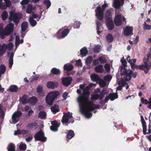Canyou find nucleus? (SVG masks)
<instances>
[{
	"mask_svg": "<svg viewBox=\"0 0 151 151\" xmlns=\"http://www.w3.org/2000/svg\"><path fill=\"white\" fill-rule=\"evenodd\" d=\"M89 90V88L86 87L83 90L82 95H80L77 98V100L79 103V107H84L85 109H88V110L91 111H93L95 108L93 106V102L89 101L90 94Z\"/></svg>",
	"mask_w": 151,
	"mask_h": 151,
	"instance_id": "1",
	"label": "nucleus"
},
{
	"mask_svg": "<svg viewBox=\"0 0 151 151\" xmlns=\"http://www.w3.org/2000/svg\"><path fill=\"white\" fill-rule=\"evenodd\" d=\"M123 60L121 59V61L123 66L120 67L121 74L122 76H124V79L126 81H128L130 80L132 78L131 75L132 74L133 71L129 69H127L125 67L127 66V62L126 60L123 57Z\"/></svg>",
	"mask_w": 151,
	"mask_h": 151,
	"instance_id": "2",
	"label": "nucleus"
},
{
	"mask_svg": "<svg viewBox=\"0 0 151 151\" xmlns=\"http://www.w3.org/2000/svg\"><path fill=\"white\" fill-rule=\"evenodd\" d=\"M14 24L12 23H9L5 27L4 30L3 29L0 28V35L1 39H4L5 36H8L13 32Z\"/></svg>",
	"mask_w": 151,
	"mask_h": 151,
	"instance_id": "3",
	"label": "nucleus"
},
{
	"mask_svg": "<svg viewBox=\"0 0 151 151\" xmlns=\"http://www.w3.org/2000/svg\"><path fill=\"white\" fill-rule=\"evenodd\" d=\"M22 17V14L11 11L9 12L8 19L10 21H13L16 25H17Z\"/></svg>",
	"mask_w": 151,
	"mask_h": 151,
	"instance_id": "4",
	"label": "nucleus"
},
{
	"mask_svg": "<svg viewBox=\"0 0 151 151\" xmlns=\"http://www.w3.org/2000/svg\"><path fill=\"white\" fill-rule=\"evenodd\" d=\"M59 94V92L58 91H55L49 93L46 97V102L50 105H52L54 101L57 98Z\"/></svg>",
	"mask_w": 151,
	"mask_h": 151,
	"instance_id": "5",
	"label": "nucleus"
},
{
	"mask_svg": "<svg viewBox=\"0 0 151 151\" xmlns=\"http://www.w3.org/2000/svg\"><path fill=\"white\" fill-rule=\"evenodd\" d=\"M108 6V4L105 3L102 6L101 8L100 6L99 5L95 10L96 13V15L98 19L100 21L102 20L104 18V12L105 9Z\"/></svg>",
	"mask_w": 151,
	"mask_h": 151,
	"instance_id": "6",
	"label": "nucleus"
},
{
	"mask_svg": "<svg viewBox=\"0 0 151 151\" xmlns=\"http://www.w3.org/2000/svg\"><path fill=\"white\" fill-rule=\"evenodd\" d=\"M34 137L36 141H41L42 142H45L47 138L45 136V134L42 130L38 131L34 135Z\"/></svg>",
	"mask_w": 151,
	"mask_h": 151,
	"instance_id": "7",
	"label": "nucleus"
},
{
	"mask_svg": "<svg viewBox=\"0 0 151 151\" xmlns=\"http://www.w3.org/2000/svg\"><path fill=\"white\" fill-rule=\"evenodd\" d=\"M22 115V113L20 111L15 112L12 116V123L14 124L18 122L19 120V117Z\"/></svg>",
	"mask_w": 151,
	"mask_h": 151,
	"instance_id": "8",
	"label": "nucleus"
},
{
	"mask_svg": "<svg viewBox=\"0 0 151 151\" xmlns=\"http://www.w3.org/2000/svg\"><path fill=\"white\" fill-rule=\"evenodd\" d=\"M73 68V65L70 64L66 63L63 66L64 70L68 71V72L67 73V75L68 76H69L70 75H73L74 73L73 72H69L71 71Z\"/></svg>",
	"mask_w": 151,
	"mask_h": 151,
	"instance_id": "9",
	"label": "nucleus"
},
{
	"mask_svg": "<svg viewBox=\"0 0 151 151\" xmlns=\"http://www.w3.org/2000/svg\"><path fill=\"white\" fill-rule=\"evenodd\" d=\"M60 30L57 32L58 36V38L61 39L64 38L70 32V30L68 29H64L62 32Z\"/></svg>",
	"mask_w": 151,
	"mask_h": 151,
	"instance_id": "10",
	"label": "nucleus"
},
{
	"mask_svg": "<svg viewBox=\"0 0 151 151\" xmlns=\"http://www.w3.org/2000/svg\"><path fill=\"white\" fill-rule=\"evenodd\" d=\"M80 111L85 116L88 118H91L92 116V114L90 113L88 109H85L84 107H80Z\"/></svg>",
	"mask_w": 151,
	"mask_h": 151,
	"instance_id": "11",
	"label": "nucleus"
},
{
	"mask_svg": "<svg viewBox=\"0 0 151 151\" xmlns=\"http://www.w3.org/2000/svg\"><path fill=\"white\" fill-rule=\"evenodd\" d=\"M72 80L71 77H66L62 79V83L63 85L67 87L70 84Z\"/></svg>",
	"mask_w": 151,
	"mask_h": 151,
	"instance_id": "12",
	"label": "nucleus"
},
{
	"mask_svg": "<svg viewBox=\"0 0 151 151\" xmlns=\"http://www.w3.org/2000/svg\"><path fill=\"white\" fill-rule=\"evenodd\" d=\"M122 17L121 14H117L115 16L114 19V23L117 26H119L122 25Z\"/></svg>",
	"mask_w": 151,
	"mask_h": 151,
	"instance_id": "13",
	"label": "nucleus"
},
{
	"mask_svg": "<svg viewBox=\"0 0 151 151\" xmlns=\"http://www.w3.org/2000/svg\"><path fill=\"white\" fill-rule=\"evenodd\" d=\"M59 84L57 82L48 81L47 83V87L49 88L54 89L58 87Z\"/></svg>",
	"mask_w": 151,
	"mask_h": 151,
	"instance_id": "14",
	"label": "nucleus"
},
{
	"mask_svg": "<svg viewBox=\"0 0 151 151\" xmlns=\"http://www.w3.org/2000/svg\"><path fill=\"white\" fill-rule=\"evenodd\" d=\"M106 26L109 30H112L114 27V24L112 19H109L106 20Z\"/></svg>",
	"mask_w": 151,
	"mask_h": 151,
	"instance_id": "15",
	"label": "nucleus"
},
{
	"mask_svg": "<svg viewBox=\"0 0 151 151\" xmlns=\"http://www.w3.org/2000/svg\"><path fill=\"white\" fill-rule=\"evenodd\" d=\"M133 28L132 27H131L128 26H126L125 29L124 30V35L127 36H129L130 35H133L132 33Z\"/></svg>",
	"mask_w": 151,
	"mask_h": 151,
	"instance_id": "16",
	"label": "nucleus"
},
{
	"mask_svg": "<svg viewBox=\"0 0 151 151\" xmlns=\"http://www.w3.org/2000/svg\"><path fill=\"white\" fill-rule=\"evenodd\" d=\"M141 122L142 124V127H143V133L144 134H147V132H146L147 131V126H146V123L143 117L141 115L140 116Z\"/></svg>",
	"mask_w": 151,
	"mask_h": 151,
	"instance_id": "17",
	"label": "nucleus"
},
{
	"mask_svg": "<svg viewBox=\"0 0 151 151\" xmlns=\"http://www.w3.org/2000/svg\"><path fill=\"white\" fill-rule=\"evenodd\" d=\"M28 96L26 94H24L22 97L19 98L20 102L23 104H24L29 102V99H28Z\"/></svg>",
	"mask_w": 151,
	"mask_h": 151,
	"instance_id": "18",
	"label": "nucleus"
},
{
	"mask_svg": "<svg viewBox=\"0 0 151 151\" xmlns=\"http://www.w3.org/2000/svg\"><path fill=\"white\" fill-rule=\"evenodd\" d=\"M112 9H110L107 10L105 14V18L106 20L109 19H112V12L113 10Z\"/></svg>",
	"mask_w": 151,
	"mask_h": 151,
	"instance_id": "19",
	"label": "nucleus"
},
{
	"mask_svg": "<svg viewBox=\"0 0 151 151\" xmlns=\"http://www.w3.org/2000/svg\"><path fill=\"white\" fill-rule=\"evenodd\" d=\"M90 77L93 81L96 82L97 83L101 79V78L99 76L96 74H91L90 76Z\"/></svg>",
	"mask_w": 151,
	"mask_h": 151,
	"instance_id": "20",
	"label": "nucleus"
},
{
	"mask_svg": "<svg viewBox=\"0 0 151 151\" xmlns=\"http://www.w3.org/2000/svg\"><path fill=\"white\" fill-rule=\"evenodd\" d=\"M50 109L51 111L54 114H55L57 112H59L60 111L59 109L58 105L56 104H54L51 107Z\"/></svg>",
	"mask_w": 151,
	"mask_h": 151,
	"instance_id": "21",
	"label": "nucleus"
},
{
	"mask_svg": "<svg viewBox=\"0 0 151 151\" xmlns=\"http://www.w3.org/2000/svg\"><path fill=\"white\" fill-rule=\"evenodd\" d=\"M36 90L39 94L42 96L44 95V93L43 91V87L41 85H38L36 88Z\"/></svg>",
	"mask_w": 151,
	"mask_h": 151,
	"instance_id": "22",
	"label": "nucleus"
},
{
	"mask_svg": "<svg viewBox=\"0 0 151 151\" xmlns=\"http://www.w3.org/2000/svg\"><path fill=\"white\" fill-rule=\"evenodd\" d=\"M50 72L52 74L55 75H59L61 73V72L60 69L56 68H52Z\"/></svg>",
	"mask_w": 151,
	"mask_h": 151,
	"instance_id": "23",
	"label": "nucleus"
},
{
	"mask_svg": "<svg viewBox=\"0 0 151 151\" xmlns=\"http://www.w3.org/2000/svg\"><path fill=\"white\" fill-rule=\"evenodd\" d=\"M15 148V145L12 143H10L8 145L6 149L8 151H16Z\"/></svg>",
	"mask_w": 151,
	"mask_h": 151,
	"instance_id": "24",
	"label": "nucleus"
},
{
	"mask_svg": "<svg viewBox=\"0 0 151 151\" xmlns=\"http://www.w3.org/2000/svg\"><path fill=\"white\" fill-rule=\"evenodd\" d=\"M80 54L82 57H84L87 54L88 51L86 47H83L80 50Z\"/></svg>",
	"mask_w": 151,
	"mask_h": 151,
	"instance_id": "25",
	"label": "nucleus"
},
{
	"mask_svg": "<svg viewBox=\"0 0 151 151\" xmlns=\"http://www.w3.org/2000/svg\"><path fill=\"white\" fill-rule=\"evenodd\" d=\"M95 70L96 72L103 73L104 71L103 65H99L96 66L95 68Z\"/></svg>",
	"mask_w": 151,
	"mask_h": 151,
	"instance_id": "26",
	"label": "nucleus"
},
{
	"mask_svg": "<svg viewBox=\"0 0 151 151\" xmlns=\"http://www.w3.org/2000/svg\"><path fill=\"white\" fill-rule=\"evenodd\" d=\"M109 97L111 101L114 100L115 99L118 98V93L117 92L116 93H110L109 95Z\"/></svg>",
	"mask_w": 151,
	"mask_h": 151,
	"instance_id": "27",
	"label": "nucleus"
},
{
	"mask_svg": "<svg viewBox=\"0 0 151 151\" xmlns=\"http://www.w3.org/2000/svg\"><path fill=\"white\" fill-rule=\"evenodd\" d=\"M107 89L106 88H103V90L101 92L100 94L99 95V100L102 99L104 97L105 94L107 93Z\"/></svg>",
	"mask_w": 151,
	"mask_h": 151,
	"instance_id": "28",
	"label": "nucleus"
},
{
	"mask_svg": "<svg viewBox=\"0 0 151 151\" xmlns=\"http://www.w3.org/2000/svg\"><path fill=\"white\" fill-rule=\"evenodd\" d=\"M14 56V53L13 52H11L9 56V67L10 68H12L13 64V58Z\"/></svg>",
	"mask_w": 151,
	"mask_h": 151,
	"instance_id": "29",
	"label": "nucleus"
},
{
	"mask_svg": "<svg viewBox=\"0 0 151 151\" xmlns=\"http://www.w3.org/2000/svg\"><path fill=\"white\" fill-rule=\"evenodd\" d=\"M142 65L143 66V70L144 71L145 74H147L149 70V66L147 62H145L144 63V65Z\"/></svg>",
	"mask_w": 151,
	"mask_h": 151,
	"instance_id": "30",
	"label": "nucleus"
},
{
	"mask_svg": "<svg viewBox=\"0 0 151 151\" xmlns=\"http://www.w3.org/2000/svg\"><path fill=\"white\" fill-rule=\"evenodd\" d=\"M37 101V98L35 96H32L29 99V102H30L32 105H35Z\"/></svg>",
	"mask_w": 151,
	"mask_h": 151,
	"instance_id": "31",
	"label": "nucleus"
},
{
	"mask_svg": "<svg viewBox=\"0 0 151 151\" xmlns=\"http://www.w3.org/2000/svg\"><path fill=\"white\" fill-rule=\"evenodd\" d=\"M28 23L27 22H23L21 24V31L25 32L28 27Z\"/></svg>",
	"mask_w": 151,
	"mask_h": 151,
	"instance_id": "32",
	"label": "nucleus"
},
{
	"mask_svg": "<svg viewBox=\"0 0 151 151\" xmlns=\"http://www.w3.org/2000/svg\"><path fill=\"white\" fill-rule=\"evenodd\" d=\"M18 90V87L16 85H12L9 88V91L11 92H16Z\"/></svg>",
	"mask_w": 151,
	"mask_h": 151,
	"instance_id": "33",
	"label": "nucleus"
},
{
	"mask_svg": "<svg viewBox=\"0 0 151 151\" xmlns=\"http://www.w3.org/2000/svg\"><path fill=\"white\" fill-rule=\"evenodd\" d=\"M37 124L36 122L28 123L27 125V127L28 129H33L36 127Z\"/></svg>",
	"mask_w": 151,
	"mask_h": 151,
	"instance_id": "34",
	"label": "nucleus"
},
{
	"mask_svg": "<svg viewBox=\"0 0 151 151\" xmlns=\"http://www.w3.org/2000/svg\"><path fill=\"white\" fill-rule=\"evenodd\" d=\"M29 21L31 26L32 27H35L37 24V22L36 20L33 19L32 18H29Z\"/></svg>",
	"mask_w": 151,
	"mask_h": 151,
	"instance_id": "35",
	"label": "nucleus"
},
{
	"mask_svg": "<svg viewBox=\"0 0 151 151\" xmlns=\"http://www.w3.org/2000/svg\"><path fill=\"white\" fill-rule=\"evenodd\" d=\"M106 39L108 43H110L113 40V37L110 34H108L106 37Z\"/></svg>",
	"mask_w": 151,
	"mask_h": 151,
	"instance_id": "36",
	"label": "nucleus"
},
{
	"mask_svg": "<svg viewBox=\"0 0 151 151\" xmlns=\"http://www.w3.org/2000/svg\"><path fill=\"white\" fill-rule=\"evenodd\" d=\"M74 135V133L73 131L72 130H70L68 132L66 138L68 139H70L72 138Z\"/></svg>",
	"mask_w": 151,
	"mask_h": 151,
	"instance_id": "37",
	"label": "nucleus"
},
{
	"mask_svg": "<svg viewBox=\"0 0 151 151\" xmlns=\"http://www.w3.org/2000/svg\"><path fill=\"white\" fill-rule=\"evenodd\" d=\"M114 3L115 8L116 9H119L121 6H122L120 0H115Z\"/></svg>",
	"mask_w": 151,
	"mask_h": 151,
	"instance_id": "38",
	"label": "nucleus"
},
{
	"mask_svg": "<svg viewBox=\"0 0 151 151\" xmlns=\"http://www.w3.org/2000/svg\"><path fill=\"white\" fill-rule=\"evenodd\" d=\"M46 113L43 111H40L38 115L39 117L41 119H45L46 118Z\"/></svg>",
	"mask_w": 151,
	"mask_h": 151,
	"instance_id": "39",
	"label": "nucleus"
},
{
	"mask_svg": "<svg viewBox=\"0 0 151 151\" xmlns=\"http://www.w3.org/2000/svg\"><path fill=\"white\" fill-rule=\"evenodd\" d=\"M1 18L3 20H6L8 17V14L7 12L6 11H4L1 15Z\"/></svg>",
	"mask_w": 151,
	"mask_h": 151,
	"instance_id": "40",
	"label": "nucleus"
},
{
	"mask_svg": "<svg viewBox=\"0 0 151 151\" xmlns=\"http://www.w3.org/2000/svg\"><path fill=\"white\" fill-rule=\"evenodd\" d=\"M96 24L97 25L96 27V30H97V33L98 35H99V34L101 33L102 32V31H100L99 30V28L100 27H101V22L99 21H97L96 22Z\"/></svg>",
	"mask_w": 151,
	"mask_h": 151,
	"instance_id": "41",
	"label": "nucleus"
},
{
	"mask_svg": "<svg viewBox=\"0 0 151 151\" xmlns=\"http://www.w3.org/2000/svg\"><path fill=\"white\" fill-rule=\"evenodd\" d=\"M33 9V6L31 4H29L27 7L26 12L27 14H30L32 13Z\"/></svg>",
	"mask_w": 151,
	"mask_h": 151,
	"instance_id": "42",
	"label": "nucleus"
},
{
	"mask_svg": "<svg viewBox=\"0 0 151 151\" xmlns=\"http://www.w3.org/2000/svg\"><path fill=\"white\" fill-rule=\"evenodd\" d=\"M143 28L145 30H150L151 29V25L147 24L146 22H145L144 25H143Z\"/></svg>",
	"mask_w": 151,
	"mask_h": 151,
	"instance_id": "43",
	"label": "nucleus"
},
{
	"mask_svg": "<svg viewBox=\"0 0 151 151\" xmlns=\"http://www.w3.org/2000/svg\"><path fill=\"white\" fill-rule=\"evenodd\" d=\"M43 4L46 6V9H48L51 5V2L50 0H45L43 1Z\"/></svg>",
	"mask_w": 151,
	"mask_h": 151,
	"instance_id": "44",
	"label": "nucleus"
},
{
	"mask_svg": "<svg viewBox=\"0 0 151 151\" xmlns=\"http://www.w3.org/2000/svg\"><path fill=\"white\" fill-rule=\"evenodd\" d=\"M6 45V48L9 51L12 50L14 47L13 44L12 42H9L8 45L4 44L3 45Z\"/></svg>",
	"mask_w": 151,
	"mask_h": 151,
	"instance_id": "45",
	"label": "nucleus"
},
{
	"mask_svg": "<svg viewBox=\"0 0 151 151\" xmlns=\"http://www.w3.org/2000/svg\"><path fill=\"white\" fill-rule=\"evenodd\" d=\"M101 50V46L100 45H97L94 47L93 51L95 53H98L100 52Z\"/></svg>",
	"mask_w": 151,
	"mask_h": 151,
	"instance_id": "46",
	"label": "nucleus"
},
{
	"mask_svg": "<svg viewBox=\"0 0 151 151\" xmlns=\"http://www.w3.org/2000/svg\"><path fill=\"white\" fill-rule=\"evenodd\" d=\"M81 23L80 21L78 22L77 21H75L73 24V27L74 28H79L80 27V25Z\"/></svg>",
	"mask_w": 151,
	"mask_h": 151,
	"instance_id": "47",
	"label": "nucleus"
},
{
	"mask_svg": "<svg viewBox=\"0 0 151 151\" xmlns=\"http://www.w3.org/2000/svg\"><path fill=\"white\" fill-rule=\"evenodd\" d=\"M19 148L20 150L23 151H24L26 149L27 146L25 144H21L19 145Z\"/></svg>",
	"mask_w": 151,
	"mask_h": 151,
	"instance_id": "48",
	"label": "nucleus"
},
{
	"mask_svg": "<svg viewBox=\"0 0 151 151\" xmlns=\"http://www.w3.org/2000/svg\"><path fill=\"white\" fill-rule=\"evenodd\" d=\"M91 99L92 100H96L98 99L99 100V96L98 94H94L93 95H91Z\"/></svg>",
	"mask_w": 151,
	"mask_h": 151,
	"instance_id": "49",
	"label": "nucleus"
},
{
	"mask_svg": "<svg viewBox=\"0 0 151 151\" xmlns=\"http://www.w3.org/2000/svg\"><path fill=\"white\" fill-rule=\"evenodd\" d=\"M93 58L91 56H89L87 58L86 61V63L87 64H90L91 63Z\"/></svg>",
	"mask_w": 151,
	"mask_h": 151,
	"instance_id": "50",
	"label": "nucleus"
},
{
	"mask_svg": "<svg viewBox=\"0 0 151 151\" xmlns=\"http://www.w3.org/2000/svg\"><path fill=\"white\" fill-rule=\"evenodd\" d=\"M99 81V84L101 87H104L106 85V83L101 78Z\"/></svg>",
	"mask_w": 151,
	"mask_h": 151,
	"instance_id": "51",
	"label": "nucleus"
},
{
	"mask_svg": "<svg viewBox=\"0 0 151 151\" xmlns=\"http://www.w3.org/2000/svg\"><path fill=\"white\" fill-rule=\"evenodd\" d=\"M60 126L59 125L57 126H51L50 127V130L53 132H57L58 131V128Z\"/></svg>",
	"mask_w": 151,
	"mask_h": 151,
	"instance_id": "52",
	"label": "nucleus"
},
{
	"mask_svg": "<svg viewBox=\"0 0 151 151\" xmlns=\"http://www.w3.org/2000/svg\"><path fill=\"white\" fill-rule=\"evenodd\" d=\"M6 70V68L5 65L3 64H1L0 65V71L1 72L2 74H4Z\"/></svg>",
	"mask_w": 151,
	"mask_h": 151,
	"instance_id": "53",
	"label": "nucleus"
},
{
	"mask_svg": "<svg viewBox=\"0 0 151 151\" xmlns=\"http://www.w3.org/2000/svg\"><path fill=\"white\" fill-rule=\"evenodd\" d=\"M112 78V76L110 75H108L104 77V79L107 81H110Z\"/></svg>",
	"mask_w": 151,
	"mask_h": 151,
	"instance_id": "54",
	"label": "nucleus"
},
{
	"mask_svg": "<svg viewBox=\"0 0 151 151\" xmlns=\"http://www.w3.org/2000/svg\"><path fill=\"white\" fill-rule=\"evenodd\" d=\"M142 67L143 66L142 65H137L134 64V65L133 66V68L132 69H134L135 68L136 69H139L142 70H143Z\"/></svg>",
	"mask_w": 151,
	"mask_h": 151,
	"instance_id": "55",
	"label": "nucleus"
},
{
	"mask_svg": "<svg viewBox=\"0 0 151 151\" xmlns=\"http://www.w3.org/2000/svg\"><path fill=\"white\" fill-rule=\"evenodd\" d=\"M69 120L68 118L66 116H64V115H63V116L62 118V120H61V122L63 123H66L68 122Z\"/></svg>",
	"mask_w": 151,
	"mask_h": 151,
	"instance_id": "56",
	"label": "nucleus"
},
{
	"mask_svg": "<svg viewBox=\"0 0 151 151\" xmlns=\"http://www.w3.org/2000/svg\"><path fill=\"white\" fill-rule=\"evenodd\" d=\"M51 123L52 124V126H57L58 125H59V126H60V123H58V121H57L56 120L51 121Z\"/></svg>",
	"mask_w": 151,
	"mask_h": 151,
	"instance_id": "57",
	"label": "nucleus"
},
{
	"mask_svg": "<svg viewBox=\"0 0 151 151\" xmlns=\"http://www.w3.org/2000/svg\"><path fill=\"white\" fill-rule=\"evenodd\" d=\"M8 7H9L6 6V4L4 3H2L0 4V8L2 10L6 9Z\"/></svg>",
	"mask_w": 151,
	"mask_h": 151,
	"instance_id": "58",
	"label": "nucleus"
},
{
	"mask_svg": "<svg viewBox=\"0 0 151 151\" xmlns=\"http://www.w3.org/2000/svg\"><path fill=\"white\" fill-rule=\"evenodd\" d=\"M4 3L6 5L9 7H10L12 5V4L10 0H4Z\"/></svg>",
	"mask_w": 151,
	"mask_h": 151,
	"instance_id": "59",
	"label": "nucleus"
},
{
	"mask_svg": "<svg viewBox=\"0 0 151 151\" xmlns=\"http://www.w3.org/2000/svg\"><path fill=\"white\" fill-rule=\"evenodd\" d=\"M64 117L66 116L67 118L69 119L71 118L72 117V115L71 114H70V112H68V113H65L64 114Z\"/></svg>",
	"mask_w": 151,
	"mask_h": 151,
	"instance_id": "60",
	"label": "nucleus"
},
{
	"mask_svg": "<svg viewBox=\"0 0 151 151\" xmlns=\"http://www.w3.org/2000/svg\"><path fill=\"white\" fill-rule=\"evenodd\" d=\"M20 43L19 38L18 36L16 37L15 45L16 47L17 45H18Z\"/></svg>",
	"mask_w": 151,
	"mask_h": 151,
	"instance_id": "61",
	"label": "nucleus"
},
{
	"mask_svg": "<svg viewBox=\"0 0 151 151\" xmlns=\"http://www.w3.org/2000/svg\"><path fill=\"white\" fill-rule=\"evenodd\" d=\"M30 1V0H22L20 3L22 5L27 4Z\"/></svg>",
	"mask_w": 151,
	"mask_h": 151,
	"instance_id": "62",
	"label": "nucleus"
},
{
	"mask_svg": "<svg viewBox=\"0 0 151 151\" xmlns=\"http://www.w3.org/2000/svg\"><path fill=\"white\" fill-rule=\"evenodd\" d=\"M104 67L107 72H109L110 70V65L108 63L105 64Z\"/></svg>",
	"mask_w": 151,
	"mask_h": 151,
	"instance_id": "63",
	"label": "nucleus"
},
{
	"mask_svg": "<svg viewBox=\"0 0 151 151\" xmlns=\"http://www.w3.org/2000/svg\"><path fill=\"white\" fill-rule=\"evenodd\" d=\"M141 102L143 104H147L149 103L147 99H145L143 98H142L141 99Z\"/></svg>",
	"mask_w": 151,
	"mask_h": 151,
	"instance_id": "64",
	"label": "nucleus"
}]
</instances>
